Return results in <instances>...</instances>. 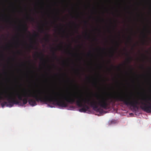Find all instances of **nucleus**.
<instances>
[{
	"label": "nucleus",
	"mask_w": 151,
	"mask_h": 151,
	"mask_svg": "<svg viewBox=\"0 0 151 151\" xmlns=\"http://www.w3.org/2000/svg\"><path fill=\"white\" fill-rule=\"evenodd\" d=\"M53 93L54 92H53ZM53 93L55 95H52L47 93L45 91H41L40 90H37L36 91L31 92L29 91V93H23L20 94L17 92L14 94L12 93V96H15L16 98H17L19 101L21 102L19 104L21 106L23 105L22 104L21 101L23 102L24 105L27 104L28 100L27 97H33L35 98L36 101L38 102L40 101L44 102L46 104L52 102L53 104L56 103V104L58 106L66 107L67 106L68 104L67 103L63 100H59L58 99L56 96V93Z\"/></svg>",
	"instance_id": "f257e3e1"
},
{
	"label": "nucleus",
	"mask_w": 151,
	"mask_h": 151,
	"mask_svg": "<svg viewBox=\"0 0 151 151\" xmlns=\"http://www.w3.org/2000/svg\"><path fill=\"white\" fill-rule=\"evenodd\" d=\"M3 95V96H2L1 95H0V103L1 100H6L8 101L9 103L6 101L2 103L1 104V105L2 108H3L5 105L7 106L12 107L14 104H19L20 103H21L20 101L16 99L15 96H12L11 93H8L6 91H5L4 94Z\"/></svg>",
	"instance_id": "f03ea898"
},
{
	"label": "nucleus",
	"mask_w": 151,
	"mask_h": 151,
	"mask_svg": "<svg viewBox=\"0 0 151 151\" xmlns=\"http://www.w3.org/2000/svg\"><path fill=\"white\" fill-rule=\"evenodd\" d=\"M36 100L35 99H30L28 100V102L29 104L32 106H36L37 105Z\"/></svg>",
	"instance_id": "7ed1b4c3"
},
{
	"label": "nucleus",
	"mask_w": 151,
	"mask_h": 151,
	"mask_svg": "<svg viewBox=\"0 0 151 151\" xmlns=\"http://www.w3.org/2000/svg\"><path fill=\"white\" fill-rule=\"evenodd\" d=\"M126 55L128 56V57L127 59V61L129 63H130L132 60V57L129 56V55L127 54L126 53Z\"/></svg>",
	"instance_id": "20e7f679"
},
{
	"label": "nucleus",
	"mask_w": 151,
	"mask_h": 151,
	"mask_svg": "<svg viewBox=\"0 0 151 151\" xmlns=\"http://www.w3.org/2000/svg\"><path fill=\"white\" fill-rule=\"evenodd\" d=\"M49 35L47 34L45 35V37L43 38V39L46 42H49Z\"/></svg>",
	"instance_id": "39448f33"
},
{
	"label": "nucleus",
	"mask_w": 151,
	"mask_h": 151,
	"mask_svg": "<svg viewBox=\"0 0 151 151\" xmlns=\"http://www.w3.org/2000/svg\"><path fill=\"white\" fill-rule=\"evenodd\" d=\"M37 54L38 55H40L41 56V60L43 59L44 61H45V60L43 59L44 57V55L43 53H42V52H40V53H38L37 52Z\"/></svg>",
	"instance_id": "423d86ee"
},
{
	"label": "nucleus",
	"mask_w": 151,
	"mask_h": 151,
	"mask_svg": "<svg viewBox=\"0 0 151 151\" xmlns=\"http://www.w3.org/2000/svg\"><path fill=\"white\" fill-rule=\"evenodd\" d=\"M52 49H54L55 51H54L52 50V52L53 56V57H54V58H55V59H57V57L55 54V51H56V50L54 48L52 47Z\"/></svg>",
	"instance_id": "0eeeda50"
},
{
	"label": "nucleus",
	"mask_w": 151,
	"mask_h": 151,
	"mask_svg": "<svg viewBox=\"0 0 151 151\" xmlns=\"http://www.w3.org/2000/svg\"><path fill=\"white\" fill-rule=\"evenodd\" d=\"M23 28L24 30L25 31H27L28 29V27L27 26V25L26 24H25L24 25H22Z\"/></svg>",
	"instance_id": "6e6552de"
},
{
	"label": "nucleus",
	"mask_w": 151,
	"mask_h": 151,
	"mask_svg": "<svg viewBox=\"0 0 151 151\" xmlns=\"http://www.w3.org/2000/svg\"><path fill=\"white\" fill-rule=\"evenodd\" d=\"M79 111L81 112H86V110L84 108H83V107H82V108L79 110Z\"/></svg>",
	"instance_id": "1a4fd4ad"
},
{
	"label": "nucleus",
	"mask_w": 151,
	"mask_h": 151,
	"mask_svg": "<svg viewBox=\"0 0 151 151\" xmlns=\"http://www.w3.org/2000/svg\"><path fill=\"white\" fill-rule=\"evenodd\" d=\"M39 30L41 33H43L44 32V30L43 27H39Z\"/></svg>",
	"instance_id": "9d476101"
},
{
	"label": "nucleus",
	"mask_w": 151,
	"mask_h": 151,
	"mask_svg": "<svg viewBox=\"0 0 151 151\" xmlns=\"http://www.w3.org/2000/svg\"><path fill=\"white\" fill-rule=\"evenodd\" d=\"M29 19L30 21L32 22H34L35 21V19L31 17H29Z\"/></svg>",
	"instance_id": "9b49d317"
},
{
	"label": "nucleus",
	"mask_w": 151,
	"mask_h": 151,
	"mask_svg": "<svg viewBox=\"0 0 151 151\" xmlns=\"http://www.w3.org/2000/svg\"><path fill=\"white\" fill-rule=\"evenodd\" d=\"M128 40L129 41L131 42L132 41V38L130 36H129L128 37Z\"/></svg>",
	"instance_id": "f8f14e48"
},
{
	"label": "nucleus",
	"mask_w": 151,
	"mask_h": 151,
	"mask_svg": "<svg viewBox=\"0 0 151 151\" xmlns=\"http://www.w3.org/2000/svg\"><path fill=\"white\" fill-rule=\"evenodd\" d=\"M33 35L35 37H38L39 36V35L38 33H35Z\"/></svg>",
	"instance_id": "ddd939ff"
},
{
	"label": "nucleus",
	"mask_w": 151,
	"mask_h": 151,
	"mask_svg": "<svg viewBox=\"0 0 151 151\" xmlns=\"http://www.w3.org/2000/svg\"><path fill=\"white\" fill-rule=\"evenodd\" d=\"M116 46L117 47V49L119 46V44L118 42H117L116 41Z\"/></svg>",
	"instance_id": "4468645a"
},
{
	"label": "nucleus",
	"mask_w": 151,
	"mask_h": 151,
	"mask_svg": "<svg viewBox=\"0 0 151 151\" xmlns=\"http://www.w3.org/2000/svg\"><path fill=\"white\" fill-rule=\"evenodd\" d=\"M143 36V37L145 38H147V36L145 35V34H144Z\"/></svg>",
	"instance_id": "2eb2a0df"
},
{
	"label": "nucleus",
	"mask_w": 151,
	"mask_h": 151,
	"mask_svg": "<svg viewBox=\"0 0 151 151\" xmlns=\"http://www.w3.org/2000/svg\"><path fill=\"white\" fill-rule=\"evenodd\" d=\"M29 47H30V48H33V45H32V44H31L29 45Z\"/></svg>",
	"instance_id": "dca6fc26"
},
{
	"label": "nucleus",
	"mask_w": 151,
	"mask_h": 151,
	"mask_svg": "<svg viewBox=\"0 0 151 151\" xmlns=\"http://www.w3.org/2000/svg\"><path fill=\"white\" fill-rule=\"evenodd\" d=\"M142 100L145 102V98L142 99Z\"/></svg>",
	"instance_id": "f3484780"
},
{
	"label": "nucleus",
	"mask_w": 151,
	"mask_h": 151,
	"mask_svg": "<svg viewBox=\"0 0 151 151\" xmlns=\"http://www.w3.org/2000/svg\"><path fill=\"white\" fill-rule=\"evenodd\" d=\"M117 68L119 69H120V66H118L117 67Z\"/></svg>",
	"instance_id": "a211bd4d"
},
{
	"label": "nucleus",
	"mask_w": 151,
	"mask_h": 151,
	"mask_svg": "<svg viewBox=\"0 0 151 151\" xmlns=\"http://www.w3.org/2000/svg\"><path fill=\"white\" fill-rule=\"evenodd\" d=\"M84 23L85 24H86L88 23V22L87 21H84Z\"/></svg>",
	"instance_id": "6ab92c4d"
},
{
	"label": "nucleus",
	"mask_w": 151,
	"mask_h": 151,
	"mask_svg": "<svg viewBox=\"0 0 151 151\" xmlns=\"http://www.w3.org/2000/svg\"><path fill=\"white\" fill-rule=\"evenodd\" d=\"M17 53L18 54H20L21 53V52L19 51H17Z\"/></svg>",
	"instance_id": "aec40b11"
},
{
	"label": "nucleus",
	"mask_w": 151,
	"mask_h": 151,
	"mask_svg": "<svg viewBox=\"0 0 151 151\" xmlns=\"http://www.w3.org/2000/svg\"><path fill=\"white\" fill-rule=\"evenodd\" d=\"M114 52V50H113L112 53V56L113 55V53Z\"/></svg>",
	"instance_id": "412c9836"
},
{
	"label": "nucleus",
	"mask_w": 151,
	"mask_h": 151,
	"mask_svg": "<svg viewBox=\"0 0 151 151\" xmlns=\"http://www.w3.org/2000/svg\"><path fill=\"white\" fill-rule=\"evenodd\" d=\"M91 54V53H90V52H89L88 53V55H90Z\"/></svg>",
	"instance_id": "4be33fe9"
},
{
	"label": "nucleus",
	"mask_w": 151,
	"mask_h": 151,
	"mask_svg": "<svg viewBox=\"0 0 151 151\" xmlns=\"http://www.w3.org/2000/svg\"><path fill=\"white\" fill-rule=\"evenodd\" d=\"M147 32H148V33H150V31H148H148H147Z\"/></svg>",
	"instance_id": "5701e85b"
},
{
	"label": "nucleus",
	"mask_w": 151,
	"mask_h": 151,
	"mask_svg": "<svg viewBox=\"0 0 151 151\" xmlns=\"http://www.w3.org/2000/svg\"><path fill=\"white\" fill-rule=\"evenodd\" d=\"M108 69L110 71H111V69L110 68V69H108Z\"/></svg>",
	"instance_id": "b1692460"
},
{
	"label": "nucleus",
	"mask_w": 151,
	"mask_h": 151,
	"mask_svg": "<svg viewBox=\"0 0 151 151\" xmlns=\"http://www.w3.org/2000/svg\"><path fill=\"white\" fill-rule=\"evenodd\" d=\"M94 40H97V39H96V38H95L94 39Z\"/></svg>",
	"instance_id": "393cba45"
},
{
	"label": "nucleus",
	"mask_w": 151,
	"mask_h": 151,
	"mask_svg": "<svg viewBox=\"0 0 151 151\" xmlns=\"http://www.w3.org/2000/svg\"><path fill=\"white\" fill-rule=\"evenodd\" d=\"M88 38H90V36H89V35H88Z\"/></svg>",
	"instance_id": "a878e982"
},
{
	"label": "nucleus",
	"mask_w": 151,
	"mask_h": 151,
	"mask_svg": "<svg viewBox=\"0 0 151 151\" xmlns=\"http://www.w3.org/2000/svg\"><path fill=\"white\" fill-rule=\"evenodd\" d=\"M77 32H78V29H77Z\"/></svg>",
	"instance_id": "bb28decb"
},
{
	"label": "nucleus",
	"mask_w": 151,
	"mask_h": 151,
	"mask_svg": "<svg viewBox=\"0 0 151 151\" xmlns=\"http://www.w3.org/2000/svg\"><path fill=\"white\" fill-rule=\"evenodd\" d=\"M63 32H65V31H64V30H63Z\"/></svg>",
	"instance_id": "cd10ccee"
},
{
	"label": "nucleus",
	"mask_w": 151,
	"mask_h": 151,
	"mask_svg": "<svg viewBox=\"0 0 151 151\" xmlns=\"http://www.w3.org/2000/svg\"><path fill=\"white\" fill-rule=\"evenodd\" d=\"M132 69H131V71H132Z\"/></svg>",
	"instance_id": "c85d7f7f"
},
{
	"label": "nucleus",
	"mask_w": 151,
	"mask_h": 151,
	"mask_svg": "<svg viewBox=\"0 0 151 151\" xmlns=\"http://www.w3.org/2000/svg\"><path fill=\"white\" fill-rule=\"evenodd\" d=\"M73 23L75 24V23H74L73 22Z\"/></svg>",
	"instance_id": "c756f323"
},
{
	"label": "nucleus",
	"mask_w": 151,
	"mask_h": 151,
	"mask_svg": "<svg viewBox=\"0 0 151 151\" xmlns=\"http://www.w3.org/2000/svg\"><path fill=\"white\" fill-rule=\"evenodd\" d=\"M1 56L2 57L3 56V55H1Z\"/></svg>",
	"instance_id": "7c9ffc66"
},
{
	"label": "nucleus",
	"mask_w": 151,
	"mask_h": 151,
	"mask_svg": "<svg viewBox=\"0 0 151 151\" xmlns=\"http://www.w3.org/2000/svg\"><path fill=\"white\" fill-rule=\"evenodd\" d=\"M143 55V56H144V57H145V56L144 55Z\"/></svg>",
	"instance_id": "2f4dec72"
},
{
	"label": "nucleus",
	"mask_w": 151,
	"mask_h": 151,
	"mask_svg": "<svg viewBox=\"0 0 151 151\" xmlns=\"http://www.w3.org/2000/svg\"><path fill=\"white\" fill-rule=\"evenodd\" d=\"M87 78H88V79H89V78H88V77H87Z\"/></svg>",
	"instance_id": "473e14b6"
},
{
	"label": "nucleus",
	"mask_w": 151,
	"mask_h": 151,
	"mask_svg": "<svg viewBox=\"0 0 151 151\" xmlns=\"http://www.w3.org/2000/svg\"><path fill=\"white\" fill-rule=\"evenodd\" d=\"M79 37H81V36H79Z\"/></svg>",
	"instance_id": "72a5a7b5"
},
{
	"label": "nucleus",
	"mask_w": 151,
	"mask_h": 151,
	"mask_svg": "<svg viewBox=\"0 0 151 151\" xmlns=\"http://www.w3.org/2000/svg\"><path fill=\"white\" fill-rule=\"evenodd\" d=\"M87 33L86 32V34L87 35Z\"/></svg>",
	"instance_id": "f704fd0d"
},
{
	"label": "nucleus",
	"mask_w": 151,
	"mask_h": 151,
	"mask_svg": "<svg viewBox=\"0 0 151 151\" xmlns=\"http://www.w3.org/2000/svg\"><path fill=\"white\" fill-rule=\"evenodd\" d=\"M69 46H71V45H69Z\"/></svg>",
	"instance_id": "c9c22d12"
},
{
	"label": "nucleus",
	"mask_w": 151,
	"mask_h": 151,
	"mask_svg": "<svg viewBox=\"0 0 151 151\" xmlns=\"http://www.w3.org/2000/svg\"><path fill=\"white\" fill-rule=\"evenodd\" d=\"M77 70L78 71V70H78V69Z\"/></svg>",
	"instance_id": "e433bc0d"
},
{
	"label": "nucleus",
	"mask_w": 151,
	"mask_h": 151,
	"mask_svg": "<svg viewBox=\"0 0 151 151\" xmlns=\"http://www.w3.org/2000/svg\"><path fill=\"white\" fill-rule=\"evenodd\" d=\"M102 20L103 21H104V19H102Z\"/></svg>",
	"instance_id": "4c0bfd02"
},
{
	"label": "nucleus",
	"mask_w": 151,
	"mask_h": 151,
	"mask_svg": "<svg viewBox=\"0 0 151 151\" xmlns=\"http://www.w3.org/2000/svg\"><path fill=\"white\" fill-rule=\"evenodd\" d=\"M103 50H105V48H104V49H103Z\"/></svg>",
	"instance_id": "58836bf2"
}]
</instances>
